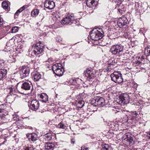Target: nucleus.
Masks as SVG:
<instances>
[{"instance_id":"obj_36","label":"nucleus","mask_w":150,"mask_h":150,"mask_svg":"<svg viewBox=\"0 0 150 150\" xmlns=\"http://www.w3.org/2000/svg\"><path fill=\"white\" fill-rule=\"evenodd\" d=\"M47 64L49 65H50V64H52L53 62V59L52 58H50L48 59V60L46 62Z\"/></svg>"},{"instance_id":"obj_37","label":"nucleus","mask_w":150,"mask_h":150,"mask_svg":"<svg viewBox=\"0 0 150 150\" xmlns=\"http://www.w3.org/2000/svg\"><path fill=\"white\" fill-rule=\"evenodd\" d=\"M56 40L57 42H61L62 41V39L60 36H58L56 38Z\"/></svg>"},{"instance_id":"obj_4","label":"nucleus","mask_w":150,"mask_h":150,"mask_svg":"<svg viewBox=\"0 0 150 150\" xmlns=\"http://www.w3.org/2000/svg\"><path fill=\"white\" fill-rule=\"evenodd\" d=\"M124 46L121 44H116L112 46L110 49L111 53L114 55H118L123 52Z\"/></svg>"},{"instance_id":"obj_11","label":"nucleus","mask_w":150,"mask_h":150,"mask_svg":"<svg viewBox=\"0 0 150 150\" xmlns=\"http://www.w3.org/2000/svg\"><path fill=\"white\" fill-rule=\"evenodd\" d=\"M26 136L29 142L30 143H35L38 139V135L35 133L27 134Z\"/></svg>"},{"instance_id":"obj_42","label":"nucleus","mask_w":150,"mask_h":150,"mask_svg":"<svg viewBox=\"0 0 150 150\" xmlns=\"http://www.w3.org/2000/svg\"><path fill=\"white\" fill-rule=\"evenodd\" d=\"M85 146H82L81 147V150H88L89 149V148L88 147L85 148L84 149H83V148H84Z\"/></svg>"},{"instance_id":"obj_33","label":"nucleus","mask_w":150,"mask_h":150,"mask_svg":"<svg viewBox=\"0 0 150 150\" xmlns=\"http://www.w3.org/2000/svg\"><path fill=\"white\" fill-rule=\"evenodd\" d=\"M131 115L134 118H135L138 116V114L136 111H135L131 112Z\"/></svg>"},{"instance_id":"obj_39","label":"nucleus","mask_w":150,"mask_h":150,"mask_svg":"<svg viewBox=\"0 0 150 150\" xmlns=\"http://www.w3.org/2000/svg\"><path fill=\"white\" fill-rule=\"evenodd\" d=\"M4 24V21L3 19L0 17V27L3 25Z\"/></svg>"},{"instance_id":"obj_3","label":"nucleus","mask_w":150,"mask_h":150,"mask_svg":"<svg viewBox=\"0 0 150 150\" xmlns=\"http://www.w3.org/2000/svg\"><path fill=\"white\" fill-rule=\"evenodd\" d=\"M93 29L90 33V37L91 39L94 40H98L100 39L103 37V33H101L100 31L102 29L98 28Z\"/></svg>"},{"instance_id":"obj_25","label":"nucleus","mask_w":150,"mask_h":150,"mask_svg":"<svg viewBox=\"0 0 150 150\" xmlns=\"http://www.w3.org/2000/svg\"><path fill=\"white\" fill-rule=\"evenodd\" d=\"M40 98L42 100L43 102H46L48 100L47 95L45 93H42L40 95Z\"/></svg>"},{"instance_id":"obj_6","label":"nucleus","mask_w":150,"mask_h":150,"mask_svg":"<svg viewBox=\"0 0 150 150\" xmlns=\"http://www.w3.org/2000/svg\"><path fill=\"white\" fill-rule=\"evenodd\" d=\"M21 88L22 90L28 91L32 88V84L30 81H21L18 83L17 88Z\"/></svg>"},{"instance_id":"obj_40","label":"nucleus","mask_w":150,"mask_h":150,"mask_svg":"<svg viewBox=\"0 0 150 150\" xmlns=\"http://www.w3.org/2000/svg\"><path fill=\"white\" fill-rule=\"evenodd\" d=\"M20 13L19 12H18V11H17L16 12V13H15L14 14V18H17V17H18V15L19 13Z\"/></svg>"},{"instance_id":"obj_19","label":"nucleus","mask_w":150,"mask_h":150,"mask_svg":"<svg viewBox=\"0 0 150 150\" xmlns=\"http://www.w3.org/2000/svg\"><path fill=\"white\" fill-rule=\"evenodd\" d=\"M126 137L124 139L125 142L127 145H132L133 144V140L132 137H131L130 136H129V137H128V136L127 135H126Z\"/></svg>"},{"instance_id":"obj_10","label":"nucleus","mask_w":150,"mask_h":150,"mask_svg":"<svg viewBox=\"0 0 150 150\" xmlns=\"http://www.w3.org/2000/svg\"><path fill=\"white\" fill-rule=\"evenodd\" d=\"M30 72V69L27 67H23L20 71L21 78H24L28 76Z\"/></svg>"},{"instance_id":"obj_12","label":"nucleus","mask_w":150,"mask_h":150,"mask_svg":"<svg viewBox=\"0 0 150 150\" xmlns=\"http://www.w3.org/2000/svg\"><path fill=\"white\" fill-rule=\"evenodd\" d=\"M127 22L128 20L127 18L125 17H123L118 19L117 24L120 28H122L125 26H126Z\"/></svg>"},{"instance_id":"obj_9","label":"nucleus","mask_w":150,"mask_h":150,"mask_svg":"<svg viewBox=\"0 0 150 150\" xmlns=\"http://www.w3.org/2000/svg\"><path fill=\"white\" fill-rule=\"evenodd\" d=\"M129 96L127 94L124 93L118 97L117 98L116 101L119 104H126L129 102Z\"/></svg>"},{"instance_id":"obj_13","label":"nucleus","mask_w":150,"mask_h":150,"mask_svg":"<svg viewBox=\"0 0 150 150\" xmlns=\"http://www.w3.org/2000/svg\"><path fill=\"white\" fill-rule=\"evenodd\" d=\"M39 102L36 99H33L31 102V105L30 108L34 111H36L39 108Z\"/></svg>"},{"instance_id":"obj_38","label":"nucleus","mask_w":150,"mask_h":150,"mask_svg":"<svg viewBox=\"0 0 150 150\" xmlns=\"http://www.w3.org/2000/svg\"><path fill=\"white\" fill-rule=\"evenodd\" d=\"M25 6H23L21 8H19V9H18L17 11H18V12H19L20 13L21 12H22V11H23V10L25 9Z\"/></svg>"},{"instance_id":"obj_43","label":"nucleus","mask_w":150,"mask_h":150,"mask_svg":"<svg viewBox=\"0 0 150 150\" xmlns=\"http://www.w3.org/2000/svg\"><path fill=\"white\" fill-rule=\"evenodd\" d=\"M124 8H122V10L121 9H120V8H119L118 9V11L119 12L121 13H122V11H124Z\"/></svg>"},{"instance_id":"obj_21","label":"nucleus","mask_w":150,"mask_h":150,"mask_svg":"<svg viewBox=\"0 0 150 150\" xmlns=\"http://www.w3.org/2000/svg\"><path fill=\"white\" fill-rule=\"evenodd\" d=\"M97 2L96 0H87L86 4L88 6L91 8L94 7Z\"/></svg>"},{"instance_id":"obj_20","label":"nucleus","mask_w":150,"mask_h":150,"mask_svg":"<svg viewBox=\"0 0 150 150\" xmlns=\"http://www.w3.org/2000/svg\"><path fill=\"white\" fill-rule=\"evenodd\" d=\"M10 107V103L6 102L0 105V113H2L3 110H6Z\"/></svg>"},{"instance_id":"obj_49","label":"nucleus","mask_w":150,"mask_h":150,"mask_svg":"<svg viewBox=\"0 0 150 150\" xmlns=\"http://www.w3.org/2000/svg\"><path fill=\"white\" fill-rule=\"evenodd\" d=\"M29 129H32V127H29Z\"/></svg>"},{"instance_id":"obj_2","label":"nucleus","mask_w":150,"mask_h":150,"mask_svg":"<svg viewBox=\"0 0 150 150\" xmlns=\"http://www.w3.org/2000/svg\"><path fill=\"white\" fill-rule=\"evenodd\" d=\"M76 20V19L75 18L73 14H69L61 21V23L62 25H67L69 24H71V23L77 25L76 23L77 22Z\"/></svg>"},{"instance_id":"obj_1","label":"nucleus","mask_w":150,"mask_h":150,"mask_svg":"<svg viewBox=\"0 0 150 150\" xmlns=\"http://www.w3.org/2000/svg\"><path fill=\"white\" fill-rule=\"evenodd\" d=\"M32 47V50H30V49L29 50L30 54L31 53V55L32 56L41 54L43 52L45 48L44 45L40 41L34 45Z\"/></svg>"},{"instance_id":"obj_45","label":"nucleus","mask_w":150,"mask_h":150,"mask_svg":"<svg viewBox=\"0 0 150 150\" xmlns=\"http://www.w3.org/2000/svg\"><path fill=\"white\" fill-rule=\"evenodd\" d=\"M40 16L42 17V18L41 20V21H42L43 18H44V16L43 15V14H40Z\"/></svg>"},{"instance_id":"obj_5","label":"nucleus","mask_w":150,"mask_h":150,"mask_svg":"<svg viewBox=\"0 0 150 150\" xmlns=\"http://www.w3.org/2000/svg\"><path fill=\"white\" fill-rule=\"evenodd\" d=\"M120 71H115L111 74L112 80L115 83H119L123 82V79Z\"/></svg>"},{"instance_id":"obj_32","label":"nucleus","mask_w":150,"mask_h":150,"mask_svg":"<svg viewBox=\"0 0 150 150\" xmlns=\"http://www.w3.org/2000/svg\"><path fill=\"white\" fill-rule=\"evenodd\" d=\"M15 90V89H14V87L13 86L12 87L10 86L9 87H8V88L7 89L8 92H9V93L11 94L12 93H13V92Z\"/></svg>"},{"instance_id":"obj_27","label":"nucleus","mask_w":150,"mask_h":150,"mask_svg":"<svg viewBox=\"0 0 150 150\" xmlns=\"http://www.w3.org/2000/svg\"><path fill=\"white\" fill-rule=\"evenodd\" d=\"M39 13L38 9H34L31 12V15L33 17H35L38 15Z\"/></svg>"},{"instance_id":"obj_15","label":"nucleus","mask_w":150,"mask_h":150,"mask_svg":"<svg viewBox=\"0 0 150 150\" xmlns=\"http://www.w3.org/2000/svg\"><path fill=\"white\" fill-rule=\"evenodd\" d=\"M94 72L93 71L92 69H88L85 71V75L88 79L90 80L92 79L95 76V74L93 73Z\"/></svg>"},{"instance_id":"obj_41","label":"nucleus","mask_w":150,"mask_h":150,"mask_svg":"<svg viewBox=\"0 0 150 150\" xmlns=\"http://www.w3.org/2000/svg\"><path fill=\"white\" fill-rule=\"evenodd\" d=\"M30 148L29 147H26L23 148L22 150H30Z\"/></svg>"},{"instance_id":"obj_34","label":"nucleus","mask_w":150,"mask_h":150,"mask_svg":"<svg viewBox=\"0 0 150 150\" xmlns=\"http://www.w3.org/2000/svg\"><path fill=\"white\" fill-rule=\"evenodd\" d=\"M18 27L16 26H15L12 28L11 29V32L12 33H15L17 32L18 31Z\"/></svg>"},{"instance_id":"obj_14","label":"nucleus","mask_w":150,"mask_h":150,"mask_svg":"<svg viewBox=\"0 0 150 150\" xmlns=\"http://www.w3.org/2000/svg\"><path fill=\"white\" fill-rule=\"evenodd\" d=\"M44 7L49 9H53L55 6L54 2L51 0H47L45 2Z\"/></svg>"},{"instance_id":"obj_50","label":"nucleus","mask_w":150,"mask_h":150,"mask_svg":"<svg viewBox=\"0 0 150 150\" xmlns=\"http://www.w3.org/2000/svg\"><path fill=\"white\" fill-rule=\"evenodd\" d=\"M84 148H85V147ZM85 149V148H83V149Z\"/></svg>"},{"instance_id":"obj_35","label":"nucleus","mask_w":150,"mask_h":150,"mask_svg":"<svg viewBox=\"0 0 150 150\" xmlns=\"http://www.w3.org/2000/svg\"><path fill=\"white\" fill-rule=\"evenodd\" d=\"M45 137L46 138V139L48 140H51L52 138L51 134H46Z\"/></svg>"},{"instance_id":"obj_28","label":"nucleus","mask_w":150,"mask_h":150,"mask_svg":"<svg viewBox=\"0 0 150 150\" xmlns=\"http://www.w3.org/2000/svg\"><path fill=\"white\" fill-rule=\"evenodd\" d=\"M103 150H112L111 147H110L108 144H105L102 145Z\"/></svg>"},{"instance_id":"obj_7","label":"nucleus","mask_w":150,"mask_h":150,"mask_svg":"<svg viewBox=\"0 0 150 150\" xmlns=\"http://www.w3.org/2000/svg\"><path fill=\"white\" fill-rule=\"evenodd\" d=\"M60 64H56L52 66V70L54 73L58 76H62L63 74L64 69L61 67Z\"/></svg>"},{"instance_id":"obj_48","label":"nucleus","mask_w":150,"mask_h":150,"mask_svg":"<svg viewBox=\"0 0 150 150\" xmlns=\"http://www.w3.org/2000/svg\"><path fill=\"white\" fill-rule=\"evenodd\" d=\"M141 7H142V8H144V7H143V6H142V4H141Z\"/></svg>"},{"instance_id":"obj_24","label":"nucleus","mask_w":150,"mask_h":150,"mask_svg":"<svg viewBox=\"0 0 150 150\" xmlns=\"http://www.w3.org/2000/svg\"><path fill=\"white\" fill-rule=\"evenodd\" d=\"M81 81V79L79 78H77L76 79H71L69 81L68 83V84L69 85H74L76 83H79L78 82V81Z\"/></svg>"},{"instance_id":"obj_26","label":"nucleus","mask_w":150,"mask_h":150,"mask_svg":"<svg viewBox=\"0 0 150 150\" xmlns=\"http://www.w3.org/2000/svg\"><path fill=\"white\" fill-rule=\"evenodd\" d=\"M8 3V1H4L2 4V7L6 10H8L9 9Z\"/></svg>"},{"instance_id":"obj_31","label":"nucleus","mask_w":150,"mask_h":150,"mask_svg":"<svg viewBox=\"0 0 150 150\" xmlns=\"http://www.w3.org/2000/svg\"><path fill=\"white\" fill-rule=\"evenodd\" d=\"M145 54L146 56H149L150 55V46L146 48L144 51Z\"/></svg>"},{"instance_id":"obj_8","label":"nucleus","mask_w":150,"mask_h":150,"mask_svg":"<svg viewBox=\"0 0 150 150\" xmlns=\"http://www.w3.org/2000/svg\"><path fill=\"white\" fill-rule=\"evenodd\" d=\"M93 106L102 107L105 104V100L102 97H98L93 99L91 101Z\"/></svg>"},{"instance_id":"obj_46","label":"nucleus","mask_w":150,"mask_h":150,"mask_svg":"<svg viewBox=\"0 0 150 150\" xmlns=\"http://www.w3.org/2000/svg\"><path fill=\"white\" fill-rule=\"evenodd\" d=\"M19 123V126H21V128L22 127V125H21V124H20V123H19L18 122L17 123Z\"/></svg>"},{"instance_id":"obj_22","label":"nucleus","mask_w":150,"mask_h":150,"mask_svg":"<svg viewBox=\"0 0 150 150\" xmlns=\"http://www.w3.org/2000/svg\"><path fill=\"white\" fill-rule=\"evenodd\" d=\"M54 145L52 143H46L45 145V148L47 150H53Z\"/></svg>"},{"instance_id":"obj_16","label":"nucleus","mask_w":150,"mask_h":150,"mask_svg":"<svg viewBox=\"0 0 150 150\" xmlns=\"http://www.w3.org/2000/svg\"><path fill=\"white\" fill-rule=\"evenodd\" d=\"M42 77V75L38 72H34L32 74V79L35 81H39Z\"/></svg>"},{"instance_id":"obj_47","label":"nucleus","mask_w":150,"mask_h":150,"mask_svg":"<svg viewBox=\"0 0 150 150\" xmlns=\"http://www.w3.org/2000/svg\"><path fill=\"white\" fill-rule=\"evenodd\" d=\"M71 143H72L73 144H74L75 143V141H73V140H71Z\"/></svg>"},{"instance_id":"obj_17","label":"nucleus","mask_w":150,"mask_h":150,"mask_svg":"<svg viewBox=\"0 0 150 150\" xmlns=\"http://www.w3.org/2000/svg\"><path fill=\"white\" fill-rule=\"evenodd\" d=\"M117 63V59H113V60L110 59L108 62V68L107 69L108 71L109 69H112L113 67L115 66Z\"/></svg>"},{"instance_id":"obj_44","label":"nucleus","mask_w":150,"mask_h":150,"mask_svg":"<svg viewBox=\"0 0 150 150\" xmlns=\"http://www.w3.org/2000/svg\"><path fill=\"white\" fill-rule=\"evenodd\" d=\"M146 136L148 139H150V132L147 133Z\"/></svg>"},{"instance_id":"obj_29","label":"nucleus","mask_w":150,"mask_h":150,"mask_svg":"<svg viewBox=\"0 0 150 150\" xmlns=\"http://www.w3.org/2000/svg\"><path fill=\"white\" fill-rule=\"evenodd\" d=\"M84 104V102L83 100H81L78 101L76 104L77 106L80 108H82Z\"/></svg>"},{"instance_id":"obj_23","label":"nucleus","mask_w":150,"mask_h":150,"mask_svg":"<svg viewBox=\"0 0 150 150\" xmlns=\"http://www.w3.org/2000/svg\"><path fill=\"white\" fill-rule=\"evenodd\" d=\"M7 73V71L5 69H0V80L3 79Z\"/></svg>"},{"instance_id":"obj_18","label":"nucleus","mask_w":150,"mask_h":150,"mask_svg":"<svg viewBox=\"0 0 150 150\" xmlns=\"http://www.w3.org/2000/svg\"><path fill=\"white\" fill-rule=\"evenodd\" d=\"M19 123H13L12 126H10L9 128V130L10 131V132H15L18 129L21 127V126H19Z\"/></svg>"},{"instance_id":"obj_30","label":"nucleus","mask_w":150,"mask_h":150,"mask_svg":"<svg viewBox=\"0 0 150 150\" xmlns=\"http://www.w3.org/2000/svg\"><path fill=\"white\" fill-rule=\"evenodd\" d=\"M56 126L57 127L63 129H65L66 127V126L63 123V122H61L58 125H57Z\"/></svg>"}]
</instances>
